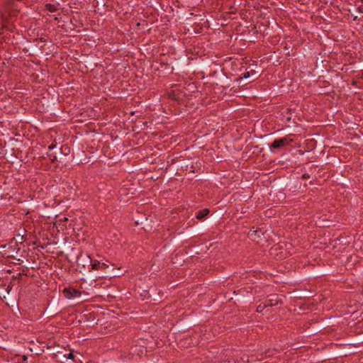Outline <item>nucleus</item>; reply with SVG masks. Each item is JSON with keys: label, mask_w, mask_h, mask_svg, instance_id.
Listing matches in <instances>:
<instances>
[{"label": "nucleus", "mask_w": 363, "mask_h": 363, "mask_svg": "<svg viewBox=\"0 0 363 363\" xmlns=\"http://www.w3.org/2000/svg\"><path fill=\"white\" fill-rule=\"evenodd\" d=\"M63 294L67 298L71 299L73 298L79 297L82 294V292L75 289L69 287V288H65L63 290Z\"/></svg>", "instance_id": "2"}, {"label": "nucleus", "mask_w": 363, "mask_h": 363, "mask_svg": "<svg viewBox=\"0 0 363 363\" xmlns=\"http://www.w3.org/2000/svg\"><path fill=\"white\" fill-rule=\"evenodd\" d=\"M21 359H22L21 362H20V359H18L19 363H27L28 357L26 355H22L20 356Z\"/></svg>", "instance_id": "11"}, {"label": "nucleus", "mask_w": 363, "mask_h": 363, "mask_svg": "<svg viewBox=\"0 0 363 363\" xmlns=\"http://www.w3.org/2000/svg\"><path fill=\"white\" fill-rule=\"evenodd\" d=\"M303 178H304V179L309 178V175L307 174H303Z\"/></svg>", "instance_id": "14"}, {"label": "nucleus", "mask_w": 363, "mask_h": 363, "mask_svg": "<svg viewBox=\"0 0 363 363\" xmlns=\"http://www.w3.org/2000/svg\"><path fill=\"white\" fill-rule=\"evenodd\" d=\"M89 262L91 265V269L92 270H101L104 269L106 267H107V264L104 262H101L99 260L96 259H92L90 256L87 257Z\"/></svg>", "instance_id": "3"}, {"label": "nucleus", "mask_w": 363, "mask_h": 363, "mask_svg": "<svg viewBox=\"0 0 363 363\" xmlns=\"http://www.w3.org/2000/svg\"><path fill=\"white\" fill-rule=\"evenodd\" d=\"M1 18L2 21L3 27H5V24L8 21V18L5 14H1Z\"/></svg>", "instance_id": "10"}, {"label": "nucleus", "mask_w": 363, "mask_h": 363, "mask_svg": "<svg viewBox=\"0 0 363 363\" xmlns=\"http://www.w3.org/2000/svg\"><path fill=\"white\" fill-rule=\"evenodd\" d=\"M209 213V210L207 208L199 211L196 215V218L199 220H202L205 218Z\"/></svg>", "instance_id": "7"}, {"label": "nucleus", "mask_w": 363, "mask_h": 363, "mask_svg": "<svg viewBox=\"0 0 363 363\" xmlns=\"http://www.w3.org/2000/svg\"><path fill=\"white\" fill-rule=\"evenodd\" d=\"M361 1H362V2H363V0H361Z\"/></svg>", "instance_id": "15"}, {"label": "nucleus", "mask_w": 363, "mask_h": 363, "mask_svg": "<svg viewBox=\"0 0 363 363\" xmlns=\"http://www.w3.org/2000/svg\"><path fill=\"white\" fill-rule=\"evenodd\" d=\"M279 303H281V300L277 295L271 296L270 298L265 301V303L266 305H267V307L277 306Z\"/></svg>", "instance_id": "5"}, {"label": "nucleus", "mask_w": 363, "mask_h": 363, "mask_svg": "<svg viewBox=\"0 0 363 363\" xmlns=\"http://www.w3.org/2000/svg\"><path fill=\"white\" fill-rule=\"evenodd\" d=\"M243 77L245 79L252 77L253 79L255 80L258 77V74H257V72H255L254 69H250L249 71L247 70L243 74Z\"/></svg>", "instance_id": "6"}, {"label": "nucleus", "mask_w": 363, "mask_h": 363, "mask_svg": "<svg viewBox=\"0 0 363 363\" xmlns=\"http://www.w3.org/2000/svg\"><path fill=\"white\" fill-rule=\"evenodd\" d=\"M45 7L50 12H55L57 10V6L55 4H48Z\"/></svg>", "instance_id": "8"}, {"label": "nucleus", "mask_w": 363, "mask_h": 363, "mask_svg": "<svg viewBox=\"0 0 363 363\" xmlns=\"http://www.w3.org/2000/svg\"><path fill=\"white\" fill-rule=\"evenodd\" d=\"M266 308H267V305H266L265 302L264 303H262L260 304H259L257 307V313H261Z\"/></svg>", "instance_id": "9"}, {"label": "nucleus", "mask_w": 363, "mask_h": 363, "mask_svg": "<svg viewBox=\"0 0 363 363\" xmlns=\"http://www.w3.org/2000/svg\"><path fill=\"white\" fill-rule=\"evenodd\" d=\"M292 141L293 140L290 137L285 136L282 138L274 140V142L271 143L270 148L271 150L281 148L289 145Z\"/></svg>", "instance_id": "1"}, {"label": "nucleus", "mask_w": 363, "mask_h": 363, "mask_svg": "<svg viewBox=\"0 0 363 363\" xmlns=\"http://www.w3.org/2000/svg\"><path fill=\"white\" fill-rule=\"evenodd\" d=\"M264 234V233L262 230V229H251L248 233V235L252 240L258 241V240H260Z\"/></svg>", "instance_id": "4"}, {"label": "nucleus", "mask_w": 363, "mask_h": 363, "mask_svg": "<svg viewBox=\"0 0 363 363\" xmlns=\"http://www.w3.org/2000/svg\"><path fill=\"white\" fill-rule=\"evenodd\" d=\"M67 358L69 359H74V354H72V352H69L67 355Z\"/></svg>", "instance_id": "12"}, {"label": "nucleus", "mask_w": 363, "mask_h": 363, "mask_svg": "<svg viewBox=\"0 0 363 363\" xmlns=\"http://www.w3.org/2000/svg\"><path fill=\"white\" fill-rule=\"evenodd\" d=\"M55 145H53V144H52V145H50L48 147V149H49V150H52V149L55 148Z\"/></svg>", "instance_id": "13"}]
</instances>
